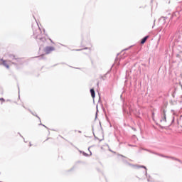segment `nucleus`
I'll list each match as a JSON object with an SVG mask.
<instances>
[{"label": "nucleus", "mask_w": 182, "mask_h": 182, "mask_svg": "<svg viewBox=\"0 0 182 182\" xmlns=\"http://www.w3.org/2000/svg\"><path fill=\"white\" fill-rule=\"evenodd\" d=\"M147 39H149V36H145L141 41V45H144V43H146V41H147Z\"/></svg>", "instance_id": "5"}, {"label": "nucleus", "mask_w": 182, "mask_h": 182, "mask_svg": "<svg viewBox=\"0 0 182 182\" xmlns=\"http://www.w3.org/2000/svg\"><path fill=\"white\" fill-rule=\"evenodd\" d=\"M1 65H4L7 69H9V65H8V62L4 60H1Z\"/></svg>", "instance_id": "2"}, {"label": "nucleus", "mask_w": 182, "mask_h": 182, "mask_svg": "<svg viewBox=\"0 0 182 182\" xmlns=\"http://www.w3.org/2000/svg\"><path fill=\"white\" fill-rule=\"evenodd\" d=\"M0 100H1V102H5V100H4V98H0Z\"/></svg>", "instance_id": "8"}, {"label": "nucleus", "mask_w": 182, "mask_h": 182, "mask_svg": "<svg viewBox=\"0 0 182 182\" xmlns=\"http://www.w3.org/2000/svg\"><path fill=\"white\" fill-rule=\"evenodd\" d=\"M90 93H91L92 98L95 99V90L94 89H91L90 90Z\"/></svg>", "instance_id": "6"}, {"label": "nucleus", "mask_w": 182, "mask_h": 182, "mask_svg": "<svg viewBox=\"0 0 182 182\" xmlns=\"http://www.w3.org/2000/svg\"><path fill=\"white\" fill-rule=\"evenodd\" d=\"M34 36H36V38H38L39 36L36 34V33H34Z\"/></svg>", "instance_id": "7"}, {"label": "nucleus", "mask_w": 182, "mask_h": 182, "mask_svg": "<svg viewBox=\"0 0 182 182\" xmlns=\"http://www.w3.org/2000/svg\"><path fill=\"white\" fill-rule=\"evenodd\" d=\"M53 50H55V47H52V46L46 47L44 49V52L46 55H49V53H52Z\"/></svg>", "instance_id": "1"}, {"label": "nucleus", "mask_w": 182, "mask_h": 182, "mask_svg": "<svg viewBox=\"0 0 182 182\" xmlns=\"http://www.w3.org/2000/svg\"><path fill=\"white\" fill-rule=\"evenodd\" d=\"M9 58H11V59H12L13 60H18V59H19V58L18 57V55H14V54H10L9 55Z\"/></svg>", "instance_id": "4"}, {"label": "nucleus", "mask_w": 182, "mask_h": 182, "mask_svg": "<svg viewBox=\"0 0 182 182\" xmlns=\"http://www.w3.org/2000/svg\"><path fill=\"white\" fill-rule=\"evenodd\" d=\"M38 33H41V31L38 30Z\"/></svg>", "instance_id": "9"}, {"label": "nucleus", "mask_w": 182, "mask_h": 182, "mask_svg": "<svg viewBox=\"0 0 182 182\" xmlns=\"http://www.w3.org/2000/svg\"><path fill=\"white\" fill-rule=\"evenodd\" d=\"M161 122H166V110H163Z\"/></svg>", "instance_id": "3"}]
</instances>
